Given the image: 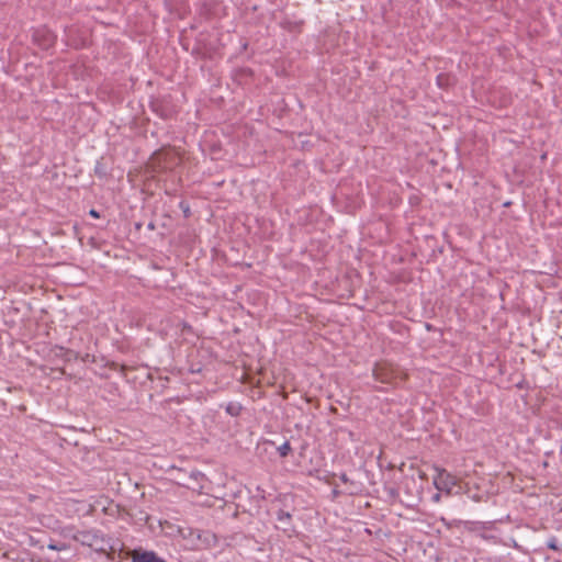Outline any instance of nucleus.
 Returning a JSON list of instances; mask_svg holds the SVG:
<instances>
[{
	"mask_svg": "<svg viewBox=\"0 0 562 562\" xmlns=\"http://www.w3.org/2000/svg\"><path fill=\"white\" fill-rule=\"evenodd\" d=\"M277 519L280 524H282L283 530H289L288 522L291 520V514L280 509L277 514Z\"/></svg>",
	"mask_w": 562,
	"mask_h": 562,
	"instance_id": "423d86ee",
	"label": "nucleus"
},
{
	"mask_svg": "<svg viewBox=\"0 0 562 562\" xmlns=\"http://www.w3.org/2000/svg\"><path fill=\"white\" fill-rule=\"evenodd\" d=\"M435 486L442 491H450L457 484L456 477L447 472L445 469L438 470L437 476L434 479Z\"/></svg>",
	"mask_w": 562,
	"mask_h": 562,
	"instance_id": "7ed1b4c3",
	"label": "nucleus"
},
{
	"mask_svg": "<svg viewBox=\"0 0 562 562\" xmlns=\"http://www.w3.org/2000/svg\"><path fill=\"white\" fill-rule=\"evenodd\" d=\"M95 173L102 175L101 169H99V168L97 167V168H95Z\"/></svg>",
	"mask_w": 562,
	"mask_h": 562,
	"instance_id": "2eb2a0df",
	"label": "nucleus"
},
{
	"mask_svg": "<svg viewBox=\"0 0 562 562\" xmlns=\"http://www.w3.org/2000/svg\"><path fill=\"white\" fill-rule=\"evenodd\" d=\"M241 409H243V407H241L240 403H237V402H231L225 407L226 413L233 417L239 416L241 413Z\"/></svg>",
	"mask_w": 562,
	"mask_h": 562,
	"instance_id": "39448f33",
	"label": "nucleus"
},
{
	"mask_svg": "<svg viewBox=\"0 0 562 562\" xmlns=\"http://www.w3.org/2000/svg\"><path fill=\"white\" fill-rule=\"evenodd\" d=\"M278 451H279V454L284 458L289 454V452L291 451V446L289 443V441H285L283 442L279 448H278Z\"/></svg>",
	"mask_w": 562,
	"mask_h": 562,
	"instance_id": "6e6552de",
	"label": "nucleus"
},
{
	"mask_svg": "<svg viewBox=\"0 0 562 562\" xmlns=\"http://www.w3.org/2000/svg\"><path fill=\"white\" fill-rule=\"evenodd\" d=\"M154 227H155V226H154V224H153V223H150V224L148 225V228H150V229H154Z\"/></svg>",
	"mask_w": 562,
	"mask_h": 562,
	"instance_id": "dca6fc26",
	"label": "nucleus"
},
{
	"mask_svg": "<svg viewBox=\"0 0 562 562\" xmlns=\"http://www.w3.org/2000/svg\"><path fill=\"white\" fill-rule=\"evenodd\" d=\"M451 83V78L448 75L440 74L437 76V85L440 88H446Z\"/></svg>",
	"mask_w": 562,
	"mask_h": 562,
	"instance_id": "0eeeda50",
	"label": "nucleus"
},
{
	"mask_svg": "<svg viewBox=\"0 0 562 562\" xmlns=\"http://www.w3.org/2000/svg\"><path fill=\"white\" fill-rule=\"evenodd\" d=\"M132 562H166L159 558L154 551H134Z\"/></svg>",
	"mask_w": 562,
	"mask_h": 562,
	"instance_id": "20e7f679",
	"label": "nucleus"
},
{
	"mask_svg": "<svg viewBox=\"0 0 562 562\" xmlns=\"http://www.w3.org/2000/svg\"><path fill=\"white\" fill-rule=\"evenodd\" d=\"M89 215L92 217H95V218H98L100 216L99 213L94 209H91L89 211Z\"/></svg>",
	"mask_w": 562,
	"mask_h": 562,
	"instance_id": "f8f14e48",
	"label": "nucleus"
},
{
	"mask_svg": "<svg viewBox=\"0 0 562 562\" xmlns=\"http://www.w3.org/2000/svg\"><path fill=\"white\" fill-rule=\"evenodd\" d=\"M350 495L356 494L357 490L353 487V483L350 482V487L347 491Z\"/></svg>",
	"mask_w": 562,
	"mask_h": 562,
	"instance_id": "9b49d317",
	"label": "nucleus"
},
{
	"mask_svg": "<svg viewBox=\"0 0 562 562\" xmlns=\"http://www.w3.org/2000/svg\"><path fill=\"white\" fill-rule=\"evenodd\" d=\"M180 207H181V210L183 211L184 216H186V217H189V216H190V214H191V213H190V207H189V205H188L187 203H184V202H181V203H180Z\"/></svg>",
	"mask_w": 562,
	"mask_h": 562,
	"instance_id": "9d476101",
	"label": "nucleus"
},
{
	"mask_svg": "<svg viewBox=\"0 0 562 562\" xmlns=\"http://www.w3.org/2000/svg\"><path fill=\"white\" fill-rule=\"evenodd\" d=\"M339 477H340V480H341L344 483H349V479H348V476H347V474H346V473L340 474V476H339Z\"/></svg>",
	"mask_w": 562,
	"mask_h": 562,
	"instance_id": "4468645a",
	"label": "nucleus"
},
{
	"mask_svg": "<svg viewBox=\"0 0 562 562\" xmlns=\"http://www.w3.org/2000/svg\"><path fill=\"white\" fill-rule=\"evenodd\" d=\"M373 378L381 383L395 385L397 380H405L407 374L397 366L387 361L376 362L372 369Z\"/></svg>",
	"mask_w": 562,
	"mask_h": 562,
	"instance_id": "f257e3e1",
	"label": "nucleus"
},
{
	"mask_svg": "<svg viewBox=\"0 0 562 562\" xmlns=\"http://www.w3.org/2000/svg\"><path fill=\"white\" fill-rule=\"evenodd\" d=\"M547 547H548L549 549H551V550H554V551L560 550V547H559V544H558V540H557V538H554V537H552V538H550V539L548 540V542H547Z\"/></svg>",
	"mask_w": 562,
	"mask_h": 562,
	"instance_id": "1a4fd4ad",
	"label": "nucleus"
},
{
	"mask_svg": "<svg viewBox=\"0 0 562 562\" xmlns=\"http://www.w3.org/2000/svg\"><path fill=\"white\" fill-rule=\"evenodd\" d=\"M173 480L180 486L202 493L203 482L206 481V476L198 470H193L189 474H186L181 469H177V475Z\"/></svg>",
	"mask_w": 562,
	"mask_h": 562,
	"instance_id": "f03ea898",
	"label": "nucleus"
},
{
	"mask_svg": "<svg viewBox=\"0 0 562 562\" xmlns=\"http://www.w3.org/2000/svg\"><path fill=\"white\" fill-rule=\"evenodd\" d=\"M64 548H65V546L58 547L56 544H48V549H52V550H61Z\"/></svg>",
	"mask_w": 562,
	"mask_h": 562,
	"instance_id": "ddd939ff",
	"label": "nucleus"
}]
</instances>
